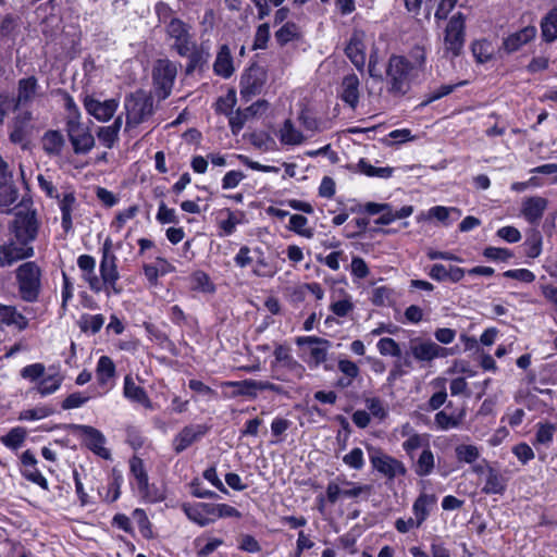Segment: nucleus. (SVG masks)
Wrapping results in <instances>:
<instances>
[{"label": "nucleus", "instance_id": "f257e3e1", "mask_svg": "<svg viewBox=\"0 0 557 557\" xmlns=\"http://www.w3.org/2000/svg\"><path fill=\"white\" fill-rule=\"evenodd\" d=\"M77 267L82 272V278L87 283L89 289L96 294L103 292L108 297L121 295L122 285L119 283L121 275L119 271L107 274L99 267L100 276L96 273V260L90 255H81L77 258Z\"/></svg>", "mask_w": 557, "mask_h": 557}, {"label": "nucleus", "instance_id": "f03ea898", "mask_svg": "<svg viewBox=\"0 0 557 557\" xmlns=\"http://www.w3.org/2000/svg\"><path fill=\"white\" fill-rule=\"evenodd\" d=\"M416 67L401 55H392L386 67V85L389 94L404 96L410 89L412 79L417 76Z\"/></svg>", "mask_w": 557, "mask_h": 557}, {"label": "nucleus", "instance_id": "7ed1b4c3", "mask_svg": "<svg viewBox=\"0 0 557 557\" xmlns=\"http://www.w3.org/2000/svg\"><path fill=\"white\" fill-rule=\"evenodd\" d=\"M126 129L148 122L153 115V98L143 89L136 90L125 97Z\"/></svg>", "mask_w": 557, "mask_h": 557}, {"label": "nucleus", "instance_id": "20e7f679", "mask_svg": "<svg viewBox=\"0 0 557 557\" xmlns=\"http://www.w3.org/2000/svg\"><path fill=\"white\" fill-rule=\"evenodd\" d=\"M466 20L462 12H456L448 21L443 37L444 57L454 59L461 54L466 41Z\"/></svg>", "mask_w": 557, "mask_h": 557}, {"label": "nucleus", "instance_id": "39448f33", "mask_svg": "<svg viewBox=\"0 0 557 557\" xmlns=\"http://www.w3.org/2000/svg\"><path fill=\"white\" fill-rule=\"evenodd\" d=\"M18 293L23 300L34 302L41 289V270L36 262L28 261L16 269Z\"/></svg>", "mask_w": 557, "mask_h": 557}, {"label": "nucleus", "instance_id": "423d86ee", "mask_svg": "<svg viewBox=\"0 0 557 557\" xmlns=\"http://www.w3.org/2000/svg\"><path fill=\"white\" fill-rule=\"evenodd\" d=\"M177 66L168 59L157 60L152 69V81L157 96L165 99L170 96L175 78Z\"/></svg>", "mask_w": 557, "mask_h": 557}, {"label": "nucleus", "instance_id": "0eeeda50", "mask_svg": "<svg viewBox=\"0 0 557 557\" xmlns=\"http://www.w3.org/2000/svg\"><path fill=\"white\" fill-rule=\"evenodd\" d=\"M166 36L172 40L171 48L181 57H186L196 48L190 34V26L180 18H171L165 26Z\"/></svg>", "mask_w": 557, "mask_h": 557}, {"label": "nucleus", "instance_id": "6e6552de", "mask_svg": "<svg viewBox=\"0 0 557 557\" xmlns=\"http://www.w3.org/2000/svg\"><path fill=\"white\" fill-rule=\"evenodd\" d=\"M275 361L272 364L273 370L283 369L287 373L277 375L276 379L292 382L302 379L306 369L290 354V348L285 345H277L274 349Z\"/></svg>", "mask_w": 557, "mask_h": 557}, {"label": "nucleus", "instance_id": "1a4fd4ad", "mask_svg": "<svg viewBox=\"0 0 557 557\" xmlns=\"http://www.w3.org/2000/svg\"><path fill=\"white\" fill-rule=\"evenodd\" d=\"M66 132L77 154L89 152L95 146V138L88 127L79 122V116H71L66 122Z\"/></svg>", "mask_w": 557, "mask_h": 557}, {"label": "nucleus", "instance_id": "9d476101", "mask_svg": "<svg viewBox=\"0 0 557 557\" xmlns=\"http://www.w3.org/2000/svg\"><path fill=\"white\" fill-rule=\"evenodd\" d=\"M409 352L419 362H431L447 356V349L430 339L416 337L409 342Z\"/></svg>", "mask_w": 557, "mask_h": 557}, {"label": "nucleus", "instance_id": "9b49d317", "mask_svg": "<svg viewBox=\"0 0 557 557\" xmlns=\"http://www.w3.org/2000/svg\"><path fill=\"white\" fill-rule=\"evenodd\" d=\"M38 232V222L35 212H18L13 222L14 238L21 243L29 244L35 240Z\"/></svg>", "mask_w": 557, "mask_h": 557}, {"label": "nucleus", "instance_id": "f8f14e48", "mask_svg": "<svg viewBox=\"0 0 557 557\" xmlns=\"http://www.w3.org/2000/svg\"><path fill=\"white\" fill-rule=\"evenodd\" d=\"M267 81V73L260 66H251L242 76L240 79V95L247 101L252 97L259 95Z\"/></svg>", "mask_w": 557, "mask_h": 557}, {"label": "nucleus", "instance_id": "ddd939ff", "mask_svg": "<svg viewBox=\"0 0 557 557\" xmlns=\"http://www.w3.org/2000/svg\"><path fill=\"white\" fill-rule=\"evenodd\" d=\"M370 461L377 472L389 480L398 475H405L407 472L405 465L400 460L381 451L371 455Z\"/></svg>", "mask_w": 557, "mask_h": 557}, {"label": "nucleus", "instance_id": "4468645a", "mask_svg": "<svg viewBox=\"0 0 557 557\" xmlns=\"http://www.w3.org/2000/svg\"><path fill=\"white\" fill-rule=\"evenodd\" d=\"M72 428L76 434L83 436L85 445L90 450L102 458L107 459L110 457L109 450L104 447L106 438L100 431L83 424H74Z\"/></svg>", "mask_w": 557, "mask_h": 557}, {"label": "nucleus", "instance_id": "2eb2a0df", "mask_svg": "<svg viewBox=\"0 0 557 557\" xmlns=\"http://www.w3.org/2000/svg\"><path fill=\"white\" fill-rule=\"evenodd\" d=\"M34 256V248L18 243L15 238L0 246V265L9 267L18 260Z\"/></svg>", "mask_w": 557, "mask_h": 557}, {"label": "nucleus", "instance_id": "dca6fc26", "mask_svg": "<svg viewBox=\"0 0 557 557\" xmlns=\"http://www.w3.org/2000/svg\"><path fill=\"white\" fill-rule=\"evenodd\" d=\"M86 111L100 122L109 121L115 113L119 102L115 99L99 100L91 96L84 99Z\"/></svg>", "mask_w": 557, "mask_h": 557}, {"label": "nucleus", "instance_id": "f3484780", "mask_svg": "<svg viewBox=\"0 0 557 557\" xmlns=\"http://www.w3.org/2000/svg\"><path fill=\"white\" fill-rule=\"evenodd\" d=\"M366 35L361 30H355L345 48V53L351 63L362 71L366 65Z\"/></svg>", "mask_w": 557, "mask_h": 557}, {"label": "nucleus", "instance_id": "a211bd4d", "mask_svg": "<svg viewBox=\"0 0 557 557\" xmlns=\"http://www.w3.org/2000/svg\"><path fill=\"white\" fill-rule=\"evenodd\" d=\"M296 343L299 346H310V362H312L314 367L320 366L326 360L327 351L331 347L330 341L318 336H302L298 337Z\"/></svg>", "mask_w": 557, "mask_h": 557}, {"label": "nucleus", "instance_id": "6ab92c4d", "mask_svg": "<svg viewBox=\"0 0 557 557\" xmlns=\"http://www.w3.org/2000/svg\"><path fill=\"white\" fill-rule=\"evenodd\" d=\"M208 432L203 424H190L185 426L173 440V449L176 454L184 451L191 444L200 440Z\"/></svg>", "mask_w": 557, "mask_h": 557}, {"label": "nucleus", "instance_id": "aec40b11", "mask_svg": "<svg viewBox=\"0 0 557 557\" xmlns=\"http://www.w3.org/2000/svg\"><path fill=\"white\" fill-rule=\"evenodd\" d=\"M131 472L135 476L139 493L147 498L149 502H157L161 499V495L157 493H151L148 475L144 467V462L141 459L134 457L131 460Z\"/></svg>", "mask_w": 557, "mask_h": 557}, {"label": "nucleus", "instance_id": "412c9836", "mask_svg": "<svg viewBox=\"0 0 557 557\" xmlns=\"http://www.w3.org/2000/svg\"><path fill=\"white\" fill-rule=\"evenodd\" d=\"M536 33L537 30L535 26H525L507 36L503 41V48L508 53L516 52L524 45L532 41L535 38Z\"/></svg>", "mask_w": 557, "mask_h": 557}, {"label": "nucleus", "instance_id": "4be33fe9", "mask_svg": "<svg viewBox=\"0 0 557 557\" xmlns=\"http://www.w3.org/2000/svg\"><path fill=\"white\" fill-rule=\"evenodd\" d=\"M547 199L541 196L528 197L522 202L521 214L529 223H539L547 208Z\"/></svg>", "mask_w": 557, "mask_h": 557}, {"label": "nucleus", "instance_id": "5701e85b", "mask_svg": "<svg viewBox=\"0 0 557 557\" xmlns=\"http://www.w3.org/2000/svg\"><path fill=\"white\" fill-rule=\"evenodd\" d=\"M38 90V81L30 76L22 78L17 84V95L15 100V109L29 104L36 97Z\"/></svg>", "mask_w": 557, "mask_h": 557}, {"label": "nucleus", "instance_id": "b1692460", "mask_svg": "<svg viewBox=\"0 0 557 557\" xmlns=\"http://www.w3.org/2000/svg\"><path fill=\"white\" fill-rule=\"evenodd\" d=\"M341 98L352 109L356 108L359 102V78L357 75L350 74L343 78Z\"/></svg>", "mask_w": 557, "mask_h": 557}, {"label": "nucleus", "instance_id": "393cba45", "mask_svg": "<svg viewBox=\"0 0 557 557\" xmlns=\"http://www.w3.org/2000/svg\"><path fill=\"white\" fill-rule=\"evenodd\" d=\"M0 325H13L22 331L28 326V320L15 307L0 304Z\"/></svg>", "mask_w": 557, "mask_h": 557}, {"label": "nucleus", "instance_id": "a878e982", "mask_svg": "<svg viewBox=\"0 0 557 557\" xmlns=\"http://www.w3.org/2000/svg\"><path fill=\"white\" fill-rule=\"evenodd\" d=\"M213 71L216 75L224 78H228L234 73L233 58L226 45L220 48L213 64Z\"/></svg>", "mask_w": 557, "mask_h": 557}, {"label": "nucleus", "instance_id": "bb28decb", "mask_svg": "<svg viewBox=\"0 0 557 557\" xmlns=\"http://www.w3.org/2000/svg\"><path fill=\"white\" fill-rule=\"evenodd\" d=\"M115 376V364L108 356H101L96 367V377L100 386L109 388L110 382Z\"/></svg>", "mask_w": 557, "mask_h": 557}, {"label": "nucleus", "instance_id": "cd10ccee", "mask_svg": "<svg viewBox=\"0 0 557 557\" xmlns=\"http://www.w3.org/2000/svg\"><path fill=\"white\" fill-rule=\"evenodd\" d=\"M64 377L59 371H53L44 375L34 389L41 396H48L55 393L62 385Z\"/></svg>", "mask_w": 557, "mask_h": 557}, {"label": "nucleus", "instance_id": "c85d7f7f", "mask_svg": "<svg viewBox=\"0 0 557 557\" xmlns=\"http://www.w3.org/2000/svg\"><path fill=\"white\" fill-rule=\"evenodd\" d=\"M277 137L283 145L297 146L305 141L306 137L297 129L290 120H285L277 132Z\"/></svg>", "mask_w": 557, "mask_h": 557}, {"label": "nucleus", "instance_id": "c756f323", "mask_svg": "<svg viewBox=\"0 0 557 557\" xmlns=\"http://www.w3.org/2000/svg\"><path fill=\"white\" fill-rule=\"evenodd\" d=\"M33 116L29 111H25L16 115L12 123V131L10 133V140L13 144H23L26 138V127L32 121Z\"/></svg>", "mask_w": 557, "mask_h": 557}, {"label": "nucleus", "instance_id": "7c9ffc66", "mask_svg": "<svg viewBox=\"0 0 557 557\" xmlns=\"http://www.w3.org/2000/svg\"><path fill=\"white\" fill-rule=\"evenodd\" d=\"M505 490V478L496 469L486 466V480L482 492L484 494H503Z\"/></svg>", "mask_w": 557, "mask_h": 557}, {"label": "nucleus", "instance_id": "2f4dec72", "mask_svg": "<svg viewBox=\"0 0 557 557\" xmlns=\"http://www.w3.org/2000/svg\"><path fill=\"white\" fill-rule=\"evenodd\" d=\"M41 147L48 156H59L64 147V137L59 131H48L41 137Z\"/></svg>", "mask_w": 557, "mask_h": 557}, {"label": "nucleus", "instance_id": "473e14b6", "mask_svg": "<svg viewBox=\"0 0 557 557\" xmlns=\"http://www.w3.org/2000/svg\"><path fill=\"white\" fill-rule=\"evenodd\" d=\"M436 504V497L433 494L422 493L413 503L412 510L414 519L422 524L430 513V509Z\"/></svg>", "mask_w": 557, "mask_h": 557}, {"label": "nucleus", "instance_id": "72a5a7b5", "mask_svg": "<svg viewBox=\"0 0 557 557\" xmlns=\"http://www.w3.org/2000/svg\"><path fill=\"white\" fill-rule=\"evenodd\" d=\"M466 417V410L462 408L457 413H447L445 410L438 411L434 417L437 429L446 431L458 428Z\"/></svg>", "mask_w": 557, "mask_h": 557}, {"label": "nucleus", "instance_id": "f704fd0d", "mask_svg": "<svg viewBox=\"0 0 557 557\" xmlns=\"http://www.w3.org/2000/svg\"><path fill=\"white\" fill-rule=\"evenodd\" d=\"M413 471L418 476L430 475L435 468V456L431 447L422 450L417 460L413 462Z\"/></svg>", "mask_w": 557, "mask_h": 557}, {"label": "nucleus", "instance_id": "c9c22d12", "mask_svg": "<svg viewBox=\"0 0 557 557\" xmlns=\"http://www.w3.org/2000/svg\"><path fill=\"white\" fill-rule=\"evenodd\" d=\"M76 198L73 191L64 193L59 200V207L62 213V227L65 232L72 228V212L74 210Z\"/></svg>", "mask_w": 557, "mask_h": 557}, {"label": "nucleus", "instance_id": "e433bc0d", "mask_svg": "<svg viewBox=\"0 0 557 557\" xmlns=\"http://www.w3.org/2000/svg\"><path fill=\"white\" fill-rule=\"evenodd\" d=\"M122 127V116H117L109 126L99 127L97 137L107 148H112L119 138V132Z\"/></svg>", "mask_w": 557, "mask_h": 557}, {"label": "nucleus", "instance_id": "4c0bfd02", "mask_svg": "<svg viewBox=\"0 0 557 557\" xmlns=\"http://www.w3.org/2000/svg\"><path fill=\"white\" fill-rule=\"evenodd\" d=\"M403 449L410 459H413L414 451L418 449H426L430 447V435L426 433H414L406 438L401 444Z\"/></svg>", "mask_w": 557, "mask_h": 557}, {"label": "nucleus", "instance_id": "58836bf2", "mask_svg": "<svg viewBox=\"0 0 557 557\" xmlns=\"http://www.w3.org/2000/svg\"><path fill=\"white\" fill-rule=\"evenodd\" d=\"M253 260L256 265L252 273L258 277H272L275 274V270L270 265L263 249L259 246L252 248Z\"/></svg>", "mask_w": 557, "mask_h": 557}, {"label": "nucleus", "instance_id": "ea45409f", "mask_svg": "<svg viewBox=\"0 0 557 557\" xmlns=\"http://www.w3.org/2000/svg\"><path fill=\"white\" fill-rule=\"evenodd\" d=\"M358 171L369 177L388 178L393 175L394 169L391 166H374L366 159H360L357 164Z\"/></svg>", "mask_w": 557, "mask_h": 557}, {"label": "nucleus", "instance_id": "a19ab883", "mask_svg": "<svg viewBox=\"0 0 557 557\" xmlns=\"http://www.w3.org/2000/svg\"><path fill=\"white\" fill-rule=\"evenodd\" d=\"M112 242L111 239H107L103 243L102 249H101V260H100V268H102V271H104L107 274H111L113 271H119L117 269V258L111 250Z\"/></svg>", "mask_w": 557, "mask_h": 557}, {"label": "nucleus", "instance_id": "79ce46f5", "mask_svg": "<svg viewBox=\"0 0 557 557\" xmlns=\"http://www.w3.org/2000/svg\"><path fill=\"white\" fill-rule=\"evenodd\" d=\"M542 36L546 41L557 39V8L548 12L541 23Z\"/></svg>", "mask_w": 557, "mask_h": 557}, {"label": "nucleus", "instance_id": "37998d69", "mask_svg": "<svg viewBox=\"0 0 557 557\" xmlns=\"http://www.w3.org/2000/svg\"><path fill=\"white\" fill-rule=\"evenodd\" d=\"M535 428L536 432L533 445L548 446L553 442L556 426L552 423L539 422Z\"/></svg>", "mask_w": 557, "mask_h": 557}, {"label": "nucleus", "instance_id": "c03bdc74", "mask_svg": "<svg viewBox=\"0 0 557 557\" xmlns=\"http://www.w3.org/2000/svg\"><path fill=\"white\" fill-rule=\"evenodd\" d=\"M308 219L301 214H293L289 218L288 228L306 238L313 237V230L308 227Z\"/></svg>", "mask_w": 557, "mask_h": 557}, {"label": "nucleus", "instance_id": "a18cd8bd", "mask_svg": "<svg viewBox=\"0 0 557 557\" xmlns=\"http://www.w3.org/2000/svg\"><path fill=\"white\" fill-rule=\"evenodd\" d=\"M104 323L102 314H84L82 315L78 324L83 332L98 333Z\"/></svg>", "mask_w": 557, "mask_h": 557}, {"label": "nucleus", "instance_id": "49530a36", "mask_svg": "<svg viewBox=\"0 0 557 557\" xmlns=\"http://www.w3.org/2000/svg\"><path fill=\"white\" fill-rule=\"evenodd\" d=\"M132 524H136L139 529L140 534L144 537H151L152 536V530L150 521L145 512V510L137 508L132 512L131 516Z\"/></svg>", "mask_w": 557, "mask_h": 557}, {"label": "nucleus", "instance_id": "de8ad7c7", "mask_svg": "<svg viewBox=\"0 0 557 557\" xmlns=\"http://www.w3.org/2000/svg\"><path fill=\"white\" fill-rule=\"evenodd\" d=\"M124 396L133 401L138 403L139 400L145 399V395L147 394L145 389L137 385L131 375H126L124 377Z\"/></svg>", "mask_w": 557, "mask_h": 557}, {"label": "nucleus", "instance_id": "09e8293b", "mask_svg": "<svg viewBox=\"0 0 557 557\" xmlns=\"http://www.w3.org/2000/svg\"><path fill=\"white\" fill-rule=\"evenodd\" d=\"M191 287L202 293H213L215 290L214 284L203 271H196L191 275Z\"/></svg>", "mask_w": 557, "mask_h": 557}, {"label": "nucleus", "instance_id": "8fccbe9b", "mask_svg": "<svg viewBox=\"0 0 557 557\" xmlns=\"http://www.w3.org/2000/svg\"><path fill=\"white\" fill-rule=\"evenodd\" d=\"M455 451L457 459L466 463H473L480 457V449L471 444L458 445Z\"/></svg>", "mask_w": 557, "mask_h": 557}, {"label": "nucleus", "instance_id": "3c124183", "mask_svg": "<svg viewBox=\"0 0 557 557\" xmlns=\"http://www.w3.org/2000/svg\"><path fill=\"white\" fill-rule=\"evenodd\" d=\"M18 197L17 188L12 184H0V207L10 209L15 203Z\"/></svg>", "mask_w": 557, "mask_h": 557}, {"label": "nucleus", "instance_id": "603ef678", "mask_svg": "<svg viewBox=\"0 0 557 557\" xmlns=\"http://www.w3.org/2000/svg\"><path fill=\"white\" fill-rule=\"evenodd\" d=\"M467 82H460L458 84H448V85H442L438 88L430 91L426 96V99L421 102L422 107H425L433 101H436L450 92L455 90L456 87L465 85Z\"/></svg>", "mask_w": 557, "mask_h": 557}, {"label": "nucleus", "instance_id": "864d4df0", "mask_svg": "<svg viewBox=\"0 0 557 557\" xmlns=\"http://www.w3.org/2000/svg\"><path fill=\"white\" fill-rule=\"evenodd\" d=\"M298 37V27L295 23H286L284 24L277 32H275V40L284 46L289 41L296 39Z\"/></svg>", "mask_w": 557, "mask_h": 557}, {"label": "nucleus", "instance_id": "5fc2aeb1", "mask_svg": "<svg viewBox=\"0 0 557 557\" xmlns=\"http://www.w3.org/2000/svg\"><path fill=\"white\" fill-rule=\"evenodd\" d=\"M45 373H46V367L44 363H40V362L28 364V366L24 367L20 372L21 376L24 380H27L32 383H34V382L38 383V381L45 375Z\"/></svg>", "mask_w": 557, "mask_h": 557}, {"label": "nucleus", "instance_id": "6e6d98bb", "mask_svg": "<svg viewBox=\"0 0 557 557\" xmlns=\"http://www.w3.org/2000/svg\"><path fill=\"white\" fill-rule=\"evenodd\" d=\"M26 432L22 428L12 429L7 435L1 437V442L9 448L16 449L25 441Z\"/></svg>", "mask_w": 557, "mask_h": 557}, {"label": "nucleus", "instance_id": "4d7b16f0", "mask_svg": "<svg viewBox=\"0 0 557 557\" xmlns=\"http://www.w3.org/2000/svg\"><path fill=\"white\" fill-rule=\"evenodd\" d=\"M525 253L529 258H536L542 251V235L537 231H533L524 243Z\"/></svg>", "mask_w": 557, "mask_h": 557}, {"label": "nucleus", "instance_id": "13d9d810", "mask_svg": "<svg viewBox=\"0 0 557 557\" xmlns=\"http://www.w3.org/2000/svg\"><path fill=\"white\" fill-rule=\"evenodd\" d=\"M471 50L479 63H485L492 57L491 44L487 40L474 41L471 46Z\"/></svg>", "mask_w": 557, "mask_h": 557}, {"label": "nucleus", "instance_id": "bf43d9fd", "mask_svg": "<svg viewBox=\"0 0 557 557\" xmlns=\"http://www.w3.org/2000/svg\"><path fill=\"white\" fill-rule=\"evenodd\" d=\"M377 350L382 356L400 357L401 349L399 345L391 337H383L376 344Z\"/></svg>", "mask_w": 557, "mask_h": 557}, {"label": "nucleus", "instance_id": "052dcab7", "mask_svg": "<svg viewBox=\"0 0 557 557\" xmlns=\"http://www.w3.org/2000/svg\"><path fill=\"white\" fill-rule=\"evenodd\" d=\"M355 308L351 297L346 295L343 299L336 300L331 304V311L339 318L347 317Z\"/></svg>", "mask_w": 557, "mask_h": 557}, {"label": "nucleus", "instance_id": "680f3d73", "mask_svg": "<svg viewBox=\"0 0 557 557\" xmlns=\"http://www.w3.org/2000/svg\"><path fill=\"white\" fill-rule=\"evenodd\" d=\"M453 213H455L457 215V218H459L461 215V211L458 210L457 208H447V207H443V206H435L429 210L428 216L434 218L440 222L448 224V219H449L450 214H453Z\"/></svg>", "mask_w": 557, "mask_h": 557}, {"label": "nucleus", "instance_id": "e2e57ef3", "mask_svg": "<svg viewBox=\"0 0 557 557\" xmlns=\"http://www.w3.org/2000/svg\"><path fill=\"white\" fill-rule=\"evenodd\" d=\"M184 512L188 517L189 520L199 524L200 527H206L213 522V519H207L205 513L199 508V503L193 506H184Z\"/></svg>", "mask_w": 557, "mask_h": 557}, {"label": "nucleus", "instance_id": "0e129e2a", "mask_svg": "<svg viewBox=\"0 0 557 557\" xmlns=\"http://www.w3.org/2000/svg\"><path fill=\"white\" fill-rule=\"evenodd\" d=\"M53 413V410L46 406L36 407L33 409L23 410L20 413V420H27V421H34V420H40L44 418L49 417Z\"/></svg>", "mask_w": 557, "mask_h": 557}, {"label": "nucleus", "instance_id": "69168bd1", "mask_svg": "<svg viewBox=\"0 0 557 557\" xmlns=\"http://www.w3.org/2000/svg\"><path fill=\"white\" fill-rule=\"evenodd\" d=\"M343 461L351 469L360 470L364 466L363 451L361 448H354L343 457Z\"/></svg>", "mask_w": 557, "mask_h": 557}, {"label": "nucleus", "instance_id": "338daca9", "mask_svg": "<svg viewBox=\"0 0 557 557\" xmlns=\"http://www.w3.org/2000/svg\"><path fill=\"white\" fill-rule=\"evenodd\" d=\"M270 39V26L268 23H263L258 26L255 39H253V49H265L268 41Z\"/></svg>", "mask_w": 557, "mask_h": 557}, {"label": "nucleus", "instance_id": "774afa93", "mask_svg": "<svg viewBox=\"0 0 557 557\" xmlns=\"http://www.w3.org/2000/svg\"><path fill=\"white\" fill-rule=\"evenodd\" d=\"M512 454L522 465H527L535 457L533 449L527 443H520L515 445L512 447Z\"/></svg>", "mask_w": 557, "mask_h": 557}]
</instances>
